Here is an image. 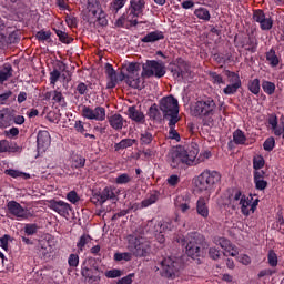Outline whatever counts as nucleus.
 Instances as JSON below:
<instances>
[{
	"label": "nucleus",
	"instance_id": "obj_62",
	"mask_svg": "<svg viewBox=\"0 0 284 284\" xmlns=\"http://www.w3.org/2000/svg\"><path fill=\"white\" fill-rule=\"evenodd\" d=\"M134 278V273H130L129 275L120 278L116 284H132Z\"/></svg>",
	"mask_w": 284,
	"mask_h": 284
},
{
	"label": "nucleus",
	"instance_id": "obj_50",
	"mask_svg": "<svg viewBox=\"0 0 284 284\" xmlns=\"http://www.w3.org/2000/svg\"><path fill=\"white\" fill-rule=\"evenodd\" d=\"M114 261L121 262V261H132V253H115L114 254Z\"/></svg>",
	"mask_w": 284,
	"mask_h": 284
},
{
	"label": "nucleus",
	"instance_id": "obj_36",
	"mask_svg": "<svg viewBox=\"0 0 284 284\" xmlns=\"http://www.w3.org/2000/svg\"><path fill=\"white\" fill-rule=\"evenodd\" d=\"M194 14H195V17H197V19H201L202 21H210L211 17H212V16H210V10H207L203 7L195 9Z\"/></svg>",
	"mask_w": 284,
	"mask_h": 284
},
{
	"label": "nucleus",
	"instance_id": "obj_32",
	"mask_svg": "<svg viewBox=\"0 0 284 284\" xmlns=\"http://www.w3.org/2000/svg\"><path fill=\"white\" fill-rule=\"evenodd\" d=\"M136 143L135 139H123L119 143L114 144L115 152H119V150H128V148H132Z\"/></svg>",
	"mask_w": 284,
	"mask_h": 284
},
{
	"label": "nucleus",
	"instance_id": "obj_38",
	"mask_svg": "<svg viewBox=\"0 0 284 284\" xmlns=\"http://www.w3.org/2000/svg\"><path fill=\"white\" fill-rule=\"evenodd\" d=\"M155 227L158 230H160L161 234H165V233L172 232V230H174V222L165 221L163 223H159Z\"/></svg>",
	"mask_w": 284,
	"mask_h": 284
},
{
	"label": "nucleus",
	"instance_id": "obj_27",
	"mask_svg": "<svg viewBox=\"0 0 284 284\" xmlns=\"http://www.w3.org/2000/svg\"><path fill=\"white\" fill-rule=\"evenodd\" d=\"M128 114L129 118L132 119V121H135V123H142V121H144L145 115L143 114V112L136 110L135 106H130L128 109Z\"/></svg>",
	"mask_w": 284,
	"mask_h": 284
},
{
	"label": "nucleus",
	"instance_id": "obj_54",
	"mask_svg": "<svg viewBox=\"0 0 284 284\" xmlns=\"http://www.w3.org/2000/svg\"><path fill=\"white\" fill-rule=\"evenodd\" d=\"M53 101H55V103H60L61 105H65V98H63V93H61V91H53Z\"/></svg>",
	"mask_w": 284,
	"mask_h": 284
},
{
	"label": "nucleus",
	"instance_id": "obj_58",
	"mask_svg": "<svg viewBox=\"0 0 284 284\" xmlns=\"http://www.w3.org/2000/svg\"><path fill=\"white\" fill-rule=\"evenodd\" d=\"M72 166L75 169L84 168L85 166V158L83 156H75L72 163Z\"/></svg>",
	"mask_w": 284,
	"mask_h": 284
},
{
	"label": "nucleus",
	"instance_id": "obj_9",
	"mask_svg": "<svg viewBox=\"0 0 284 284\" xmlns=\"http://www.w3.org/2000/svg\"><path fill=\"white\" fill-rule=\"evenodd\" d=\"M129 250L134 256H148L150 254V242L143 237H131Z\"/></svg>",
	"mask_w": 284,
	"mask_h": 284
},
{
	"label": "nucleus",
	"instance_id": "obj_25",
	"mask_svg": "<svg viewBox=\"0 0 284 284\" xmlns=\"http://www.w3.org/2000/svg\"><path fill=\"white\" fill-rule=\"evenodd\" d=\"M109 124L113 130H123V125L125 124V120L123 115L115 113L108 118Z\"/></svg>",
	"mask_w": 284,
	"mask_h": 284
},
{
	"label": "nucleus",
	"instance_id": "obj_10",
	"mask_svg": "<svg viewBox=\"0 0 284 284\" xmlns=\"http://www.w3.org/2000/svg\"><path fill=\"white\" fill-rule=\"evenodd\" d=\"M171 73L175 81H187L190 79V65L185 60L180 59L171 67Z\"/></svg>",
	"mask_w": 284,
	"mask_h": 284
},
{
	"label": "nucleus",
	"instance_id": "obj_56",
	"mask_svg": "<svg viewBox=\"0 0 284 284\" xmlns=\"http://www.w3.org/2000/svg\"><path fill=\"white\" fill-rule=\"evenodd\" d=\"M67 200L72 203L73 205H75V203H79V201L81 200V197H79V194L75 193V191H71L67 194Z\"/></svg>",
	"mask_w": 284,
	"mask_h": 284
},
{
	"label": "nucleus",
	"instance_id": "obj_49",
	"mask_svg": "<svg viewBox=\"0 0 284 284\" xmlns=\"http://www.w3.org/2000/svg\"><path fill=\"white\" fill-rule=\"evenodd\" d=\"M276 145V140L274 138H268L264 141L263 148L266 152H272Z\"/></svg>",
	"mask_w": 284,
	"mask_h": 284
},
{
	"label": "nucleus",
	"instance_id": "obj_33",
	"mask_svg": "<svg viewBox=\"0 0 284 284\" xmlns=\"http://www.w3.org/2000/svg\"><path fill=\"white\" fill-rule=\"evenodd\" d=\"M87 10H89L92 17H97L101 12L99 0H88Z\"/></svg>",
	"mask_w": 284,
	"mask_h": 284
},
{
	"label": "nucleus",
	"instance_id": "obj_30",
	"mask_svg": "<svg viewBox=\"0 0 284 284\" xmlns=\"http://www.w3.org/2000/svg\"><path fill=\"white\" fill-rule=\"evenodd\" d=\"M129 9L136 14H143V10H145V0H131Z\"/></svg>",
	"mask_w": 284,
	"mask_h": 284
},
{
	"label": "nucleus",
	"instance_id": "obj_37",
	"mask_svg": "<svg viewBox=\"0 0 284 284\" xmlns=\"http://www.w3.org/2000/svg\"><path fill=\"white\" fill-rule=\"evenodd\" d=\"M91 242L92 237L88 234H83L77 243L78 252H83L85 250V245Z\"/></svg>",
	"mask_w": 284,
	"mask_h": 284
},
{
	"label": "nucleus",
	"instance_id": "obj_24",
	"mask_svg": "<svg viewBox=\"0 0 284 284\" xmlns=\"http://www.w3.org/2000/svg\"><path fill=\"white\" fill-rule=\"evenodd\" d=\"M190 203H191V200H190V195L187 194L180 195L175 200V206L178 207V210H181L183 214H185V212L190 210Z\"/></svg>",
	"mask_w": 284,
	"mask_h": 284
},
{
	"label": "nucleus",
	"instance_id": "obj_61",
	"mask_svg": "<svg viewBox=\"0 0 284 284\" xmlns=\"http://www.w3.org/2000/svg\"><path fill=\"white\" fill-rule=\"evenodd\" d=\"M149 115L151 119H160V114H159V108H156V104H153L150 109H149Z\"/></svg>",
	"mask_w": 284,
	"mask_h": 284
},
{
	"label": "nucleus",
	"instance_id": "obj_59",
	"mask_svg": "<svg viewBox=\"0 0 284 284\" xmlns=\"http://www.w3.org/2000/svg\"><path fill=\"white\" fill-rule=\"evenodd\" d=\"M68 264L71 267H79V255L77 254H71L68 258Z\"/></svg>",
	"mask_w": 284,
	"mask_h": 284
},
{
	"label": "nucleus",
	"instance_id": "obj_63",
	"mask_svg": "<svg viewBox=\"0 0 284 284\" xmlns=\"http://www.w3.org/2000/svg\"><path fill=\"white\" fill-rule=\"evenodd\" d=\"M26 234L32 236V234H37V225L36 224H27L24 227Z\"/></svg>",
	"mask_w": 284,
	"mask_h": 284
},
{
	"label": "nucleus",
	"instance_id": "obj_6",
	"mask_svg": "<svg viewBox=\"0 0 284 284\" xmlns=\"http://www.w3.org/2000/svg\"><path fill=\"white\" fill-rule=\"evenodd\" d=\"M221 182V173L216 171L205 170L195 180V187L200 192L210 190L213 185Z\"/></svg>",
	"mask_w": 284,
	"mask_h": 284
},
{
	"label": "nucleus",
	"instance_id": "obj_4",
	"mask_svg": "<svg viewBox=\"0 0 284 284\" xmlns=\"http://www.w3.org/2000/svg\"><path fill=\"white\" fill-rule=\"evenodd\" d=\"M203 235L192 232L189 233L184 239L178 240V243H186V254L191 258L201 256V247H203Z\"/></svg>",
	"mask_w": 284,
	"mask_h": 284
},
{
	"label": "nucleus",
	"instance_id": "obj_14",
	"mask_svg": "<svg viewBox=\"0 0 284 284\" xmlns=\"http://www.w3.org/2000/svg\"><path fill=\"white\" fill-rule=\"evenodd\" d=\"M161 267L163 275L166 276V278H173V276H176L179 273V262L172 260V257H165L161 262Z\"/></svg>",
	"mask_w": 284,
	"mask_h": 284
},
{
	"label": "nucleus",
	"instance_id": "obj_39",
	"mask_svg": "<svg viewBox=\"0 0 284 284\" xmlns=\"http://www.w3.org/2000/svg\"><path fill=\"white\" fill-rule=\"evenodd\" d=\"M210 79L213 85H217L219 88H221V85H225V80L223 79L222 74H219L216 72H211Z\"/></svg>",
	"mask_w": 284,
	"mask_h": 284
},
{
	"label": "nucleus",
	"instance_id": "obj_43",
	"mask_svg": "<svg viewBox=\"0 0 284 284\" xmlns=\"http://www.w3.org/2000/svg\"><path fill=\"white\" fill-rule=\"evenodd\" d=\"M248 90L252 94H258L261 92V80L254 79L248 82Z\"/></svg>",
	"mask_w": 284,
	"mask_h": 284
},
{
	"label": "nucleus",
	"instance_id": "obj_41",
	"mask_svg": "<svg viewBox=\"0 0 284 284\" xmlns=\"http://www.w3.org/2000/svg\"><path fill=\"white\" fill-rule=\"evenodd\" d=\"M4 174H8V176H12V179H19L21 176H23V179H30V174L23 173V172H21L19 170H14V169L6 170Z\"/></svg>",
	"mask_w": 284,
	"mask_h": 284
},
{
	"label": "nucleus",
	"instance_id": "obj_34",
	"mask_svg": "<svg viewBox=\"0 0 284 284\" xmlns=\"http://www.w3.org/2000/svg\"><path fill=\"white\" fill-rule=\"evenodd\" d=\"M245 141H247V138L241 129L233 132V143H235V145H245Z\"/></svg>",
	"mask_w": 284,
	"mask_h": 284
},
{
	"label": "nucleus",
	"instance_id": "obj_44",
	"mask_svg": "<svg viewBox=\"0 0 284 284\" xmlns=\"http://www.w3.org/2000/svg\"><path fill=\"white\" fill-rule=\"evenodd\" d=\"M54 32L59 38V40L61 41V43H72V39L70 38V36H68L65 31L60 29H54Z\"/></svg>",
	"mask_w": 284,
	"mask_h": 284
},
{
	"label": "nucleus",
	"instance_id": "obj_29",
	"mask_svg": "<svg viewBox=\"0 0 284 284\" xmlns=\"http://www.w3.org/2000/svg\"><path fill=\"white\" fill-rule=\"evenodd\" d=\"M180 120H169V139L174 141H181V135L176 131V122Z\"/></svg>",
	"mask_w": 284,
	"mask_h": 284
},
{
	"label": "nucleus",
	"instance_id": "obj_53",
	"mask_svg": "<svg viewBox=\"0 0 284 284\" xmlns=\"http://www.w3.org/2000/svg\"><path fill=\"white\" fill-rule=\"evenodd\" d=\"M59 79H61V72L57 69H54L53 71L50 72V84L51 85H57V81H59Z\"/></svg>",
	"mask_w": 284,
	"mask_h": 284
},
{
	"label": "nucleus",
	"instance_id": "obj_47",
	"mask_svg": "<svg viewBox=\"0 0 284 284\" xmlns=\"http://www.w3.org/2000/svg\"><path fill=\"white\" fill-rule=\"evenodd\" d=\"M132 181V176H130L128 173H122L115 179V183L118 185H125Z\"/></svg>",
	"mask_w": 284,
	"mask_h": 284
},
{
	"label": "nucleus",
	"instance_id": "obj_21",
	"mask_svg": "<svg viewBox=\"0 0 284 284\" xmlns=\"http://www.w3.org/2000/svg\"><path fill=\"white\" fill-rule=\"evenodd\" d=\"M37 143L39 152H45L50 148V143H52L50 132L40 131L37 136Z\"/></svg>",
	"mask_w": 284,
	"mask_h": 284
},
{
	"label": "nucleus",
	"instance_id": "obj_22",
	"mask_svg": "<svg viewBox=\"0 0 284 284\" xmlns=\"http://www.w3.org/2000/svg\"><path fill=\"white\" fill-rule=\"evenodd\" d=\"M6 152H9V153L21 152V148L17 145V142L0 140V154H3Z\"/></svg>",
	"mask_w": 284,
	"mask_h": 284
},
{
	"label": "nucleus",
	"instance_id": "obj_2",
	"mask_svg": "<svg viewBox=\"0 0 284 284\" xmlns=\"http://www.w3.org/2000/svg\"><path fill=\"white\" fill-rule=\"evenodd\" d=\"M216 112H219V106H216V102L212 98L196 101L191 106V114L202 119V123L209 128L214 125V121H216Z\"/></svg>",
	"mask_w": 284,
	"mask_h": 284
},
{
	"label": "nucleus",
	"instance_id": "obj_57",
	"mask_svg": "<svg viewBox=\"0 0 284 284\" xmlns=\"http://www.w3.org/2000/svg\"><path fill=\"white\" fill-rule=\"evenodd\" d=\"M36 37L39 41H48L52 37V33L50 31H38Z\"/></svg>",
	"mask_w": 284,
	"mask_h": 284
},
{
	"label": "nucleus",
	"instance_id": "obj_15",
	"mask_svg": "<svg viewBox=\"0 0 284 284\" xmlns=\"http://www.w3.org/2000/svg\"><path fill=\"white\" fill-rule=\"evenodd\" d=\"M227 77L230 84H227L223 89V92L226 95L236 94V92H239V88H241V77H239V74H236L235 72L231 71L227 72Z\"/></svg>",
	"mask_w": 284,
	"mask_h": 284
},
{
	"label": "nucleus",
	"instance_id": "obj_40",
	"mask_svg": "<svg viewBox=\"0 0 284 284\" xmlns=\"http://www.w3.org/2000/svg\"><path fill=\"white\" fill-rule=\"evenodd\" d=\"M262 89L265 92V94L272 95L274 92H276V84H274L271 81L264 80L262 82Z\"/></svg>",
	"mask_w": 284,
	"mask_h": 284
},
{
	"label": "nucleus",
	"instance_id": "obj_3",
	"mask_svg": "<svg viewBox=\"0 0 284 284\" xmlns=\"http://www.w3.org/2000/svg\"><path fill=\"white\" fill-rule=\"evenodd\" d=\"M229 205L232 210H241L243 216H250L256 212L258 207V199L252 197V195H245L241 191H235L229 196Z\"/></svg>",
	"mask_w": 284,
	"mask_h": 284
},
{
	"label": "nucleus",
	"instance_id": "obj_1",
	"mask_svg": "<svg viewBox=\"0 0 284 284\" xmlns=\"http://www.w3.org/2000/svg\"><path fill=\"white\" fill-rule=\"evenodd\" d=\"M199 145L191 144L186 149L183 146L175 148L171 150L169 153V163L171 168H183V165H187V168H192V165H199Z\"/></svg>",
	"mask_w": 284,
	"mask_h": 284
},
{
	"label": "nucleus",
	"instance_id": "obj_17",
	"mask_svg": "<svg viewBox=\"0 0 284 284\" xmlns=\"http://www.w3.org/2000/svg\"><path fill=\"white\" fill-rule=\"evenodd\" d=\"M253 19L260 24L261 30L267 31L274 26V20L271 17L265 16L263 10H255L253 13Z\"/></svg>",
	"mask_w": 284,
	"mask_h": 284
},
{
	"label": "nucleus",
	"instance_id": "obj_64",
	"mask_svg": "<svg viewBox=\"0 0 284 284\" xmlns=\"http://www.w3.org/2000/svg\"><path fill=\"white\" fill-rule=\"evenodd\" d=\"M256 190L263 191L267 187V181L265 180H254Z\"/></svg>",
	"mask_w": 284,
	"mask_h": 284
},
{
	"label": "nucleus",
	"instance_id": "obj_13",
	"mask_svg": "<svg viewBox=\"0 0 284 284\" xmlns=\"http://www.w3.org/2000/svg\"><path fill=\"white\" fill-rule=\"evenodd\" d=\"M215 245H220L224 250V256H239V248L225 237L215 236L213 239Z\"/></svg>",
	"mask_w": 284,
	"mask_h": 284
},
{
	"label": "nucleus",
	"instance_id": "obj_19",
	"mask_svg": "<svg viewBox=\"0 0 284 284\" xmlns=\"http://www.w3.org/2000/svg\"><path fill=\"white\" fill-rule=\"evenodd\" d=\"M104 70L106 74V90H114V87L119 84V75L110 63L105 64Z\"/></svg>",
	"mask_w": 284,
	"mask_h": 284
},
{
	"label": "nucleus",
	"instance_id": "obj_31",
	"mask_svg": "<svg viewBox=\"0 0 284 284\" xmlns=\"http://www.w3.org/2000/svg\"><path fill=\"white\" fill-rule=\"evenodd\" d=\"M12 65L4 64V67L0 70V84L6 83V81L12 77Z\"/></svg>",
	"mask_w": 284,
	"mask_h": 284
},
{
	"label": "nucleus",
	"instance_id": "obj_18",
	"mask_svg": "<svg viewBox=\"0 0 284 284\" xmlns=\"http://www.w3.org/2000/svg\"><path fill=\"white\" fill-rule=\"evenodd\" d=\"M108 200L116 201V194H114V191L111 187H105L101 193H95L91 197L94 205H103Z\"/></svg>",
	"mask_w": 284,
	"mask_h": 284
},
{
	"label": "nucleus",
	"instance_id": "obj_16",
	"mask_svg": "<svg viewBox=\"0 0 284 284\" xmlns=\"http://www.w3.org/2000/svg\"><path fill=\"white\" fill-rule=\"evenodd\" d=\"M50 210H53V212H57V214L63 216V219H68V216H70V212H72V206L61 200H52L50 202Z\"/></svg>",
	"mask_w": 284,
	"mask_h": 284
},
{
	"label": "nucleus",
	"instance_id": "obj_52",
	"mask_svg": "<svg viewBox=\"0 0 284 284\" xmlns=\"http://www.w3.org/2000/svg\"><path fill=\"white\" fill-rule=\"evenodd\" d=\"M123 272H121V270L118 268H113L110 271H106L104 273V276H106V278H119L120 276H122Z\"/></svg>",
	"mask_w": 284,
	"mask_h": 284
},
{
	"label": "nucleus",
	"instance_id": "obj_12",
	"mask_svg": "<svg viewBox=\"0 0 284 284\" xmlns=\"http://www.w3.org/2000/svg\"><path fill=\"white\" fill-rule=\"evenodd\" d=\"M82 116L83 119H88V121H105V108L95 106L92 109L88 105H83Z\"/></svg>",
	"mask_w": 284,
	"mask_h": 284
},
{
	"label": "nucleus",
	"instance_id": "obj_7",
	"mask_svg": "<svg viewBox=\"0 0 284 284\" xmlns=\"http://www.w3.org/2000/svg\"><path fill=\"white\" fill-rule=\"evenodd\" d=\"M141 77L142 79H150V77L161 79L165 77V63L162 61L148 60L142 65Z\"/></svg>",
	"mask_w": 284,
	"mask_h": 284
},
{
	"label": "nucleus",
	"instance_id": "obj_28",
	"mask_svg": "<svg viewBox=\"0 0 284 284\" xmlns=\"http://www.w3.org/2000/svg\"><path fill=\"white\" fill-rule=\"evenodd\" d=\"M164 39L163 32L161 31H152L148 33L144 38H142L143 43H154L155 41H161Z\"/></svg>",
	"mask_w": 284,
	"mask_h": 284
},
{
	"label": "nucleus",
	"instance_id": "obj_11",
	"mask_svg": "<svg viewBox=\"0 0 284 284\" xmlns=\"http://www.w3.org/2000/svg\"><path fill=\"white\" fill-rule=\"evenodd\" d=\"M7 213L14 216L18 221L30 219V211L22 207L19 202L14 200L7 202Z\"/></svg>",
	"mask_w": 284,
	"mask_h": 284
},
{
	"label": "nucleus",
	"instance_id": "obj_20",
	"mask_svg": "<svg viewBox=\"0 0 284 284\" xmlns=\"http://www.w3.org/2000/svg\"><path fill=\"white\" fill-rule=\"evenodd\" d=\"M139 17H141L139 13L129 9L120 19H118L116 26H125V21L131 26H138Z\"/></svg>",
	"mask_w": 284,
	"mask_h": 284
},
{
	"label": "nucleus",
	"instance_id": "obj_23",
	"mask_svg": "<svg viewBox=\"0 0 284 284\" xmlns=\"http://www.w3.org/2000/svg\"><path fill=\"white\" fill-rule=\"evenodd\" d=\"M196 213L202 219H207L210 216V207H207V199L200 197L196 202Z\"/></svg>",
	"mask_w": 284,
	"mask_h": 284
},
{
	"label": "nucleus",
	"instance_id": "obj_45",
	"mask_svg": "<svg viewBox=\"0 0 284 284\" xmlns=\"http://www.w3.org/2000/svg\"><path fill=\"white\" fill-rule=\"evenodd\" d=\"M156 201H159V195L156 194H151L149 197L144 199L141 202V209L143 207H150V205H154V203H156Z\"/></svg>",
	"mask_w": 284,
	"mask_h": 284
},
{
	"label": "nucleus",
	"instance_id": "obj_26",
	"mask_svg": "<svg viewBox=\"0 0 284 284\" xmlns=\"http://www.w3.org/2000/svg\"><path fill=\"white\" fill-rule=\"evenodd\" d=\"M266 63H268L271 68H277L281 63V58H278L274 49L266 52Z\"/></svg>",
	"mask_w": 284,
	"mask_h": 284
},
{
	"label": "nucleus",
	"instance_id": "obj_51",
	"mask_svg": "<svg viewBox=\"0 0 284 284\" xmlns=\"http://www.w3.org/2000/svg\"><path fill=\"white\" fill-rule=\"evenodd\" d=\"M267 260H268V265L271 267H276V265H278V256L275 254L274 251L268 252Z\"/></svg>",
	"mask_w": 284,
	"mask_h": 284
},
{
	"label": "nucleus",
	"instance_id": "obj_8",
	"mask_svg": "<svg viewBox=\"0 0 284 284\" xmlns=\"http://www.w3.org/2000/svg\"><path fill=\"white\" fill-rule=\"evenodd\" d=\"M126 77L125 74L121 73L120 81L126 79V83L128 85H130V88H134L135 90H138V88H141V63H129L126 67Z\"/></svg>",
	"mask_w": 284,
	"mask_h": 284
},
{
	"label": "nucleus",
	"instance_id": "obj_60",
	"mask_svg": "<svg viewBox=\"0 0 284 284\" xmlns=\"http://www.w3.org/2000/svg\"><path fill=\"white\" fill-rule=\"evenodd\" d=\"M211 158H212V152L203 151L202 153H200V155H197V164L203 163L204 161H207V159H211Z\"/></svg>",
	"mask_w": 284,
	"mask_h": 284
},
{
	"label": "nucleus",
	"instance_id": "obj_35",
	"mask_svg": "<svg viewBox=\"0 0 284 284\" xmlns=\"http://www.w3.org/2000/svg\"><path fill=\"white\" fill-rule=\"evenodd\" d=\"M81 274H82L83 278H85V281H88V283H94V282L99 281V276L94 275V270H92V268L84 267V268H82Z\"/></svg>",
	"mask_w": 284,
	"mask_h": 284
},
{
	"label": "nucleus",
	"instance_id": "obj_5",
	"mask_svg": "<svg viewBox=\"0 0 284 284\" xmlns=\"http://www.w3.org/2000/svg\"><path fill=\"white\" fill-rule=\"evenodd\" d=\"M159 108L166 121L181 120L179 118V100L174 97L169 95L160 100Z\"/></svg>",
	"mask_w": 284,
	"mask_h": 284
},
{
	"label": "nucleus",
	"instance_id": "obj_48",
	"mask_svg": "<svg viewBox=\"0 0 284 284\" xmlns=\"http://www.w3.org/2000/svg\"><path fill=\"white\" fill-rule=\"evenodd\" d=\"M126 1L128 0H114L111 2L110 10H112V12H119L121 8L125 6Z\"/></svg>",
	"mask_w": 284,
	"mask_h": 284
},
{
	"label": "nucleus",
	"instance_id": "obj_42",
	"mask_svg": "<svg viewBox=\"0 0 284 284\" xmlns=\"http://www.w3.org/2000/svg\"><path fill=\"white\" fill-rule=\"evenodd\" d=\"M154 141V135L150 133V131H144L140 134V143L141 145H150Z\"/></svg>",
	"mask_w": 284,
	"mask_h": 284
},
{
	"label": "nucleus",
	"instance_id": "obj_55",
	"mask_svg": "<svg viewBox=\"0 0 284 284\" xmlns=\"http://www.w3.org/2000/svg\"><path fill=\"white\" fill-rule=\"evenodd\" d=\"M166 183L171 185V187H176V185L181 183V178L176 174H173L166 179Z\"/></svg>",
	"mask_w": 284,
	"mask_h": 284
},
{
	"label": "nucleus",
	"instance_id": "obj_46",
	"mask_svg": "<svg viewBox=\"0 0 284 284\" xmlns=\"http://www.w3.org/2000/svg\"><path fill=\"white\" fill-rule=\"evenodd\" d=\"M265 166V159L262 155H256L253 158L254 170H261Z\"/></svg>",
	"mask_w": 284,
	"mask_h": 284
}]
</instances>
